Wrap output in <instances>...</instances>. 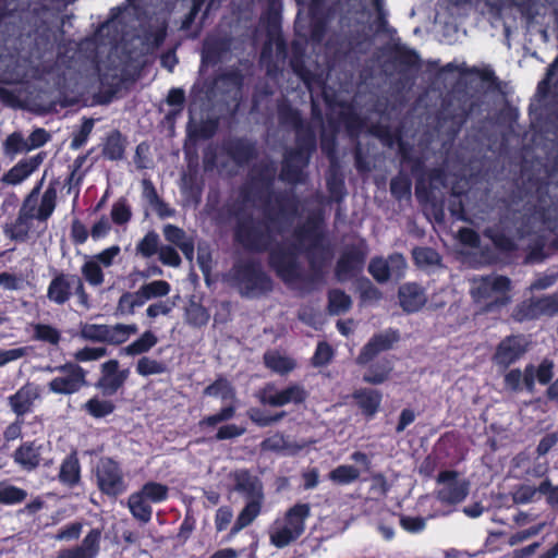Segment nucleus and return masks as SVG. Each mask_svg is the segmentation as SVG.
<instances>
[{
	"mask_svg": "<svg viewBox=\"0 0 558 558\" xmlns=\"http://www.w3.org/2000/svg\"><path fill=\"white\" fill-rule=\"evenodd\" d=\"M166 369L165 363L148 356H142L136 363V373L144 377L162 374Z\"/></svg>",
	"mask_w": 558,
	"mask_h": 558,
	"instance_id": "0e129e2a",
	"label": "nucleus"
},
{
	"mask_svg": "<svg viewBox=\"0 0 558 558\" xmlns=\"http://www.w3.org/2000/svg\"><path fill=\"white\" fill-rule=\"evenodd\" d=\"M399 305L407 314L421 311L426 302L425 289L417 282H405L398 289Z\"/></svg>",
	"mask_w": 558,
	"mask_h": 558,
	"instance_id": "cd10ccee",
	"label": "nucleus"
},
{
	"mask_svg": "<svg viewBox=\"0 0 558 558\" xmlns=\"http://www.w3.org/2000/svg\"><path fill=\"white\" fill-rule=\"evenodd\" d=\"M83 278L93 287H99L105 281V274L99 263L94 259L86 260L81 268Z\"/></svg>",
	"mask_w": 558,
	"mask_h": 558,
	"instance_id": "4d7b16f0",
	"label": "nucleus"
},
{
	"mask_svg": "<svg viewBox=\"0 0 558 558\" xmlns=\"http://www.w3.org/2000/svg\"><path fill=\"white\" fill-rule=\"evenodd\" d=\"M264 363L269 369L284 375L295 367L292 359L281 355L278 352H267L264 354Z\"/></svg>",
	"mask_w": 558,
	"mask_h": 558,
	"instance_id": "603ef678",
	"label": "nucleus"
},
{
	"mask_svg": "<svg viewBox=\"0 0 558 558\" xmlns=\"http://www.w3.org/2000/svg\"><path fill=\"white\" fill-rule=\"evenodd\" d=\"M46 153L40 151L34 156L21 159L2 177V182L9 185L21 184L43 163Z\"/></svg>",
	"mask_w": 558,
	"mask_h": 558,
	"instance_id": "c85d7f7f",
	"label": "nucleus"
},
{
	"mask_svg": "<svg viewBox=\"0 0 558 558\" xmlns=\"http://www.w3.org/2000/svg\"><path fill=\"white\" fill-rule=\"evenodd\" d=\"M0 82L21 85L28 82L32 65L27 58L11 54L0 60Z\"/></svg>",
	"mask_w": 558,
	"mask_h": 558,
	"instance_id": "393cba45",
	"label": "nucleus"
},
{
	"mask_svg": "<svg viewBox=\"0 0 558 558\" xmlns=\"http://www.w3.org/2000/svg\"><path fill=\"white\" fill-rule=\"evenodd\" d=\"M462 194L463 192L457 191L456 187H452L451 197L448 202V210L453 219L469 222L470 218L465 213L464 204L461 198Z\"/></svg>",
	"mask_w": 558,
	"mask_h": 558,
	"instance_id": "69168bd1",
	"label": "nucleus"
},
{
	"mask_svg": "<svg viewBox=\"0 0 558 558\" xmlns=\"http://www.w3.org/2000/svg\"><path fill=\"white\" fill-rule=\"evenodd\" d=\"M327 310L330 315H341L352 307V299L341 289H331L328 291Z\"/></svg>",
	"mask_w": 558,
	"mask_h": 558,
	"instance_id": "a18cd8bd",
	"label": "nucleus"
},
{
	"mask_svg": "<svg viewBox=\"0 0 558 558\" xmlns=\"http://www.w3.org/2000/svg\"><path fill=\"white\" fill-rule=\"evenodd\" d=\"M219 130V118L208 117L199 123L194 121L192 109L190 108V119L186 123V141L196 144L198 141L213 138Z\"/></svg>",
	"mask_w": 558,
	"mask_h": 558,
	"instance_id": "72a5a7b5",
	"label": "nucleus"
},
{
	"mask_svg": "<svg viewBox=\"0 0 558 558\" xmlns=\"http://www.w3.org/2000/svg\"><path fill=\"white\" fill-rule=\"evenodd\" d=\"M118 360L111 359L100 366V377L95 383V387L101 391L104 397L114 396L129 378L128 368L120 369Z\"/></svg>",
	"mask_w": 558,
	"mask_h": 558,
	"instance_id": "aec40b11",
	"label": "nucleus"
},
{
	"mask_svg": "<svg viewBox=\"0 0 558 558\" xmlns=\"http://www.w3.org/2000/svg\"><path fill=\"white\" fill-rule=\"evenodd\" d=\"M399 339V331L391 328L373 335L361 349L356 363L362 366L369 364L379 353L390 350Z\"/></svg>",
	"mask_w": 558,
	"mask_h": 558,
	"instance_id": "b1692460",
	"label": "nucleus"
},
{
	"mask_svg": "<svg viewBox=\"0 0 558 558\" xmlns=\"http://www.w3.org/2000/svg\"><path fill=\"white\" fill-rule=\"evenodd\" d=\"M221 148L238 167H245L258 157L256 142L244 136L225 140Z\"/></svg>",
	"mask_w": 558,
	"mask_h": 558,
	"instance_id": "4be33fe9",
	"label": "nucleus"
},
{
	"mask_svg": "<svg viewBox=\"0 0 558 558\" xmlns=\"http://www.w3.org/2000/svg\"><path fill=\"white\" fill-rule=\"evenodd\" d=\"M126 141L119 130L112 131L106 138L102 147V156L111 161L124 158Z\"/></svg>",
	"mask_w": 558,
	"mask_h": 558,
	"instance_id": "a19ab883",
	"label": "nucleus"
},
{
	"mask_svg": "<svg viewBox=\"0 0 558 558\" xmlns=\"http://www.w3.org/2000/svg\"><path fill=\"white\" fill-rule=\"evenodd\" d=\"M232 480L234 483L233 489L243 495L246 502L230 530V536H234L248 526L259 515L265 498L263 483L250 470H235L232 473Z\"/></svg>",
	"mask_w": 558,
	"mask_h": 558,
	"instance_id": "20e7f679",
	"label": "nucleus"
},
{
	"mask_svg": "<svg viewBox=\"0 0 558 558\" xmlns=\"http://www.w3.org/2000/svg\"><path fill=\"white\" fill-rule=\"evenodd\" d=\"M367 269L372 277L379 283L387 282L391 277L389 263L380 256L373 257Z\"/></svg>",
	"mask_w": 558,
	"mask_h": 558,
	"instance_id": "e2e57ef3",
	"label": "nucleus"
},
{
	"mask_svg": "<svg viewBox=\"0 0 558 558\" xmlns=\"http://www.w3.org/2000/svg\"><path fill=\"white\" fill-rule=\"evenodd\" d=\"M107 332L108 325L106 324H84L80 336L85 340L106 343Z\"/></svg>",
	"mask_w": 558,
	"mask_h": 558,
	"instance_id": "774afa93",
	"label": "nucleus"
},
{
	"mask_svg": "<svg viewBox=\"0 0 558 558\" xmlns=\"http://www.w3.org/2000/svg\"><path fill=\"white\" fill-rule=\"evenodd\" d=\"M393 363L390 359L383 357L368 365L363 374V381L371 385H381L390 378Z\"/></svg>",
	"mask_w": 558,
	"mask_h": 558,
	"instance_id": "4c0bfd02",
	"label": "nucleus"
},
{
	"mask_svg": "<svg viewBox=\"0 0 558 558\" xmlns=\"http://www.w3.org/2000/svg\"><path fill=\"white\" fill-rule=\"evenodd\" d=\"M327 191L330 199L335 203H341L345 195L344 178L341 173L332 172L326 180Z\"/></svg>",
	"mask_w": 558,
	"mask_h": 558,
	"instance_id": "6e6d98bb",
	"label": "nucleus"
},
{
	"mask_svg": "<svg viewBox=\"0 0 558 558\" xmlns=\"http://www.w3.org/2000/svg\"><path fill=\"white\" fill-rule=\"evenodd\" d=\"M416 159L422 161L420 170H413V163H408L410 173L415 179V196L421 204H430L435 199L434 191L439 186H446L447 174L440 167L428 169L426 159L422 155H416Z\"/></svg>",
	"mask_w": 558,
	"mask_h": 558,
	"instance_id": "9b49d317",
	"label": "nucleus"
},
{
	"mask_svg": "<svg viewBox=\"0 0 558 558\" xmlns=\"http://www.w3.org/2000/svg\"><path fill=\"white\" fill-rule=\"evenodd\" d=\"M204 395L210 397L221 396L223 400H227L233 397L234 389L227 378L218 377L204 389Z\"/></svg>",
	"mask_w": 558,
	"mask_h": 558,
	"instance_id": "13d9d810",
	"label": "nucleus"
},
{
	"mask_svg": "<svg viewBox=\"0 0 558 558\" xmlns=\"http://www.w3.org/2000/svg\"><path fill=\"white\" fill-rule=\"evenodd\" d=\"M527 350L529 342L523 335H509L496 345L492 362L499 372H506L511 365L519 362Z\"/></svg>",
	"mask_w": 558,
	"mask_h": 558,
	"instance_id": "f3484780",
	"label": "nucleus"
},
{
	"mask_svg": "<svg viewBox=\"0 0 558 558\" xmlns=\"http://www.w3.org/2000/svg\"><path fill=\"white\" fill-rule=\"evenodd\" d=\"M289 64L308 90H312L315 83H319L318 75L306 66L303 50L294 48Z\"/></svg>",
	"mask_w": 558,
	"mask_h": 558,
	"instance_id": "e433bc0d",
	"label": "nucleus"
},
{
	"mask_svg": "<svg viewBox=\"0 0 558 558\" xmlns=\"http://www.w3.org/2000/svg\"><path fill=\"white\" fill-rule=\"evenodd\" d=\"M49 372H59L62 375L53 377L47 385L49 392L56 395L71 396L77 393L83 387L87 386V371L74 362L50 367Z\"/></svg>",
	"mask_w": 558,
	"mask_h": 558,
	"instance_id": "ddd939ff",
	"label": "nucleus"
},
{
	"mask_svg": "<svg viewBox=\"0 0 558 558\" xmlns=\"http://www.w3.org/2000/svg\"><path fill=\"white\" fill-rule=\"evenodd\" d=\"M558 316V290L542 296H531L519 302L511 312L515 323L539 319L541 317Z\"/></svg>",
	"mask_w": 558,
	"mask_h": 558,
	"instance_id": "f8f14e48",
	"label": "nucleus"
},
{
	"mask_svg": "<svg viewBox=\"0 0 558 558\" xmlns=\"http://www.w3.org/2000/svg\"><path fill=\"white\" fill-rule=\"evenodd\" d=\"M458 472L454 470L441 471L437 476V482L446 484L437 493V498L442 504L457 505L462 502L469 495V483L458 481Z\"/></svg>",
	"mask_w": 558,
	"mask_h": 558,
	"instance_id": "412c9836",
	"label": "nucleus"
},
{
	"mask_svg": "<svg viewBox=\"0 0 558 558\" xmlns=\"http://www.w3.org/2000/svg\"><path fill=\"white\" fill-rule=\"evenodd\" d=\"M146 500L153 504H160L168 499L169 487L165 484L149 481L137 490Z\"/></svg>",
	"mask_w": 558,
	"mask_h": 558,
	"instance_id": "3c124183",
	"label": "nucleus"
},
{
	"mask_svg": "<svg viewBox=\"0 0 558 558\" xmlns=\"http://www.w3.org/2000/svg\"><path fill=\"white\" fill-rule=\"evenodd\" d=\"M412 257L417 266H433L440 262V256L435 248L416 246L412 251Z\"/></svg>",
	"mask_w": 558,
	"mask_h": 558,
	"instance_id": "bf43d9fd",
	"label": "nucleus"
},
{
	"mask_svg": "<svg viewBox=\"0 0 558 558\" xmlns=\"http://www.w3.org/2000/svg\"><path fill=\"white\" fill-rule=\"evenodd\" d=\"M483 235L490 240L495 248L499 252L512 253L517 250L514 240L506 233L501 223L485 228Z\"/></svg>",
	"mask_w": 558,
	"mask_h": 558,
	"instance_id": "ea45409f",
	"label": "nucleus"
},
{
	"mask_svg": "<svg viewBox=\"0 0 558 558\" xmlns=\"http://www.w3.org/2000/svg\"><path fill=\"white\" fill-rule=\"evenodd\" d=\"M384 145L392 148L395 145L398 146V155L400 166H408L413 163V170L417 171L422 167V161L416 159L414 154V146L402 138L400 129L392 130L389 125H376L373 132Z\"/></svg>",
	"mask_w": 558,
	"mask_h": 558,
	"instance_id": "6ab92c4d",
	"label": "nucleus"
},
{
	"mask_svg": "<svg viewBox=\"0 0 558 558\" xmlns=\"http://www.w3.org/2000/svg\"><path fill=\"white\" fill-rule=\"evenodd\" d=\"M555 363L545 357L535 366L532 363L525 365L524 369L508 368L504 375V386L507 390L519 392L523 388L529 392H534L535 384L547 385L554 379Z\"/></svg>",
	"mask_w": 558,
	"mask_h": 558,
	"instance_id": "0eeeda50",
	"label": "nucleus"
},
{
	"mask_svg": "<svg viewBox=\"0 0 558 558\" xmlns=\"http://www.w3.org/2000/svg\"><path fill=\"white\" fill-rule=\"evenodd\" d=\"M276 180V168L271 162L263 163L258 168L257 173L253 177L252 183L254 185H260L266 191H268V195L266 197H262V203L264 199L269 198L271 204H274V194L276 192L272 191V186Z\"/></svg>",
	"mask_w": 558,
	"mask_h": 558,
	"instance_id": "79ce46f5",
	"label": "nucleus"
},
{
	"mask_svg": "<svg viewBox=\"0 0 558 558\" xmlns=\"http://www.w3.org/2000/svg\"><path fill=\"white\" fill-rule=\"evenodd\" d=\"M39 398V392L34 384L27 383L17 391L8 397V404L16 417L23 418L25 414L33 412L34 403Z\"/></svg>",
	"mask_w": 558,
	"mask_h": 558,
	"instance_id": "2f4dec72",
	"label": "nucleus"
},
{
	"mask_svg": "<svg viewBox=\"0 0 558 558\" xmlns=\"http://www.w3.org/2000/svg\"><path fill=\"white\" fill-rule=\"evenodd\" d=\"M57 480L62 486L70 489L82 484V464L77 450H71L61 461Z\"/></svg>",
	"mask_w": 558,
	"mask_h": 558,
	"instance_id": "7c9ffc66",
	"label": "nucleus"
},
{
	"mask_svg": "<svg viewBox=\"0 0 558 558\" xmlns=\"http://www.w3.org/2000/svg\"><path fill=\"white\" fill-rule=\"evenodd\" d=\"M306 398V390L299 384L289 385L278 391H275L274 386L269 384L262 390L259 400L263 404L270 407H283L289 403L301 404Z\"/></svg>",
	"mask_w": 558,
	"mask_h": 558,
	"instance_id": "5701e85b",
	"label": "nucleus"
},
{
	"mask_svg": "<svg viewBox=\"0 0 558 558\" xmlns=\"http://www.w3.org/2000/svg\"><path fill=\"white\" fill-rule=\"evenodd\" d=\"M357 290L362 303L378 302L383 298L381 291L366 277H363L357 281Z\"/></svg>",
	"mask_w": 558,
	"mask_h": 558,
	"instance_id": "052dcab7",
	"label": "nucleus"
},
{
	"mask_svg": "<svg viewBox=\"0 0 558 558\" xmlns=\"http://www.w3.org/2000/svg\"><path fill=\"white\" fill-rule=\"evenodd\" d=\"M328 477L337 485H348L360 477V471L353 465L341 464L331 470Z\"/></svg>",
	"mask_w": 558,
	"mask_h": 558,
	"instance_id": "5fc2aeb1",
	"label": "nucleus"
},
{
	"mask_svg": "<svg viewBox=\"0 0 558 558\" xmlns=\"http://www.w3.org/2000/svg\"><path fill=\"white\" fill-rule=\"evenodd\" d=\"M95 476L98 489L107 496L118 497L126 489L122 469L112 458H100Z\"/></svg>",
	"mask_w": 558,
	"mask_h": 558,
	"instance_id": "2eb2a0df",
	"label": "nucleus"
},
{
	"mask_svg": "<svg viewBox=\"0 0 558 558\" xmlns=\"http://www.w3.org/2000/svg\"><path fill=\"white\" fill-rule=\"evenodd\" d=\"M50 451V442L40 439L25 440L13 451V462L24 472L31 473L38 468H50L52 459H46L45 453Z\"/></svg>",
	"mask_w": 558,
	"mask_h": 558,
	"instance_id": "4468645a",
	"label": "nucleus"
},
{
	"mask_svg": "<svg viewBox=\"0 0 558 558\" xmlns=\"http://www.w3.org/2000/svg\"><path fill=\"white\" fill-rule=\"evenodd\" d=\"M235 415V407L234 405H228L223 407L219 410V412L207 415L199 420L198 426L199 428L205 427H215L219 423L227 422L231 420Z\"/></svg>",
	"mask_w": 558,
	"mask_h": 558,
	"instance_id": "338daca9",
	"label": "nucleus"
},
{
	"mask_svg": "<svg viewBox=\"0 0 558 558\" xmlns=\"http://www.w3.org/2000/svg\"><path fill=\"white\" fill-rule=\"evenodd\" d=\"M278 121L284 128H291L298 136H305L308 133L316 135L314 128L305 121L301 111L294 108L289 101H282L277 107Z\"/></svg>",
	"mask_w": 558,
	"mask_h": 558,
	"instance_id": "a878e982",
	"label": "nucleus"
},
{
	"mask_svg": "<svg viewBox=\"0 0 558 558\" xmlns=\"http://www.w3.org/2000/svg\"><path fill=\"white\" fill-rule=\"evenodd\" d=\"M311 517V506L298 502L281 518H277L268 530L269 542L276 548H284L296 542L305 532L306 520Z\"/></svg>",
	"mask_w": 558,
	"mask_h": 558,
	"instance_id": "423d86ee",
	"label": "nucleus"
},
{
	"mask_svg": "<svg viewBox=\"0 0 558 558\" xmlns=\"http://www.w3.org/2000/svg\"><path fill=\"white\" fill-rule=\"evenodd\" d=\"M352 398L361 410L362 414L372 418L380 409L383 393L373 388H360L354 390Z\"/></svg>",
	"mask_w": 558,
	"mask_h": 558,
	"instance_id": "c9c22d12",
	"label": "nucleus"
},
{
	"mask_svg": "<svg viewBox=\"0 0 558 558\" xmlns=\"http://www.w3.org/2000/svg\"><path fill=\"white\" fill-rule=\"evenodd\" d=\"M128 507L131 514L143 523H148L151 520L153 508L149 501L146 500L137 492L132 493L128 498Z\"/></svg>",
	"mask_w": 558,
	"mask_h": 558,
	"instance_id": "37998d69",
	"label": "nucleus"
},
{
	"mask_svg": "<svg viewBox=\"0 0 558 558\" xmlns=\"http://www.w3.org/2000/svg\"><path fill=\"white\" fill-rule=\"evenodd\" d=\"M511 280L506 276L485 277L473 296L481 304V313L499 314L511 302Z\"/></svg>",
	"mask_w": 558,
	"mask_h": 558,
	"instance_id": "6e6552de",
	"label": "nucleus"
},
{
	"mask_svg": "<svg viewBox=\"0 0 558 558\" xmlns=\"http://www.w3.org/2000/svg\"><path fill=\"white\" fill-rule=\"evenodd\" d=\"M77 275L56 271L47 288V298L57 305L69 302L73 295V286Z\"/></svg>",
	"mask_w": 558,
	"mask_h": 558,
	"instance_id": "bb28decb",
	"label": "nucleus"
},
{
	"mask_svg": "<svg viewBox=\"0 0 558 558\" xmlns=\"http://www.w3.org/2000/svg\"><path fill=\"white\" fill-rule=\"evenodd\" d=\"M138 328L135 324L124 325L116 324L108 325V332L106 336V343L119 345L124 343L131 335L137 333Z\"/></svg>",
	"mask_w": 558,
	"mask_h": 558,
	"instance_id": "8fccbe9b",
	"label": "nucleus"
},
{
	"mask_svg": "<svg viewBox=\"0 0 558 558\" xmlns=\"http://www.w3.org/2000/svg\"><path fill=\"white\" fill-rule=\"evenodd\" d=\"M101 530L92 529L83 538L81 545L62 549L57 558H96L100 551Z\"/></svg>",
	"mask_w": 558,
	"mask_h": 558,
	"instance_id": "c756f323",
	"label": "nucleus"
},
{
	"mask_svg": "<svg viewBox=\"0 0 558 558\" xmlns=\"http://www.w3.org/2000/svg\"><path fill=\"white\" fill-rule=\"evenodd\" d=\"M389 57L401 73L418 71L422 65L417 51L402 44L391 46L389 48Z\"/></svg>",
	"mask_w": 558,
	"mask_h": 558,
	"instance_id": "473e14b6",
	"label": "nucleus"
},
{
	"mask_svg": "<svg viewBox=\"0 0 558 558\" xmlns=\"http://www.w3.org/2000/svg\"><path fill=\"white\" fill-rule=\"evenodd\" d=\"M27 492L24 488L10 484L8 481L0 482V504L13 506L22 504L27 498Z\"/></svg>",
	"mask_w": 558,
	"mask_h": 558,
	"instance_id": "09e8293b",
	"label": "nucleus"
},
{
	"mask_svg": "<svg viewBox=\"0 0 558 558\" xmlns=\"http://www.w3.org/2000/svg\"><path fill=\"white\" fill-rule=\"evenodd\" d=\"M83 409L88 415L98 420L112 414L116 404L111 400L99 399L95 396L84 403Z\"/></svg>",
	"mask_w": 558,
	"mask_h": 558,
	"instance_id": "49530a36",
	"label": "nucleus"
},
{
	"mask_svg": "<svg viewBox=\"0 0 558 558\" xmlns=\"http://www.w3.org/2000/svg\"><path fill=\"white\" fill-rule=\"evenodd\" d=\"M409 166H401V169L390 180V193L393 198L401 202L409 199L412 194V180Z\"/></svg>",
	"mask_w": 558,
	"mask_h": 558,
	"instance_id": "58836bf2",
	"label": "nucleus"
},
{
	"mask_svg": "<svg viewBox=\"0 0 558 558\" xmlns=\"http://www.w3.org/2000/svg\"><path fill=\"white\" fill-rule=\"evenodd\" d=\"M234 280L242 296L255 298L272 291L274 281L258 262L247 260L234 266Z\"/></svg>",
	"mask_w": 558,
	"mask_h": 558,
	"instance_id": "1a4fd4ad",
	"label": "nucleus"
},
{
	"mask_svg": "<svg viewBox=\"0 0 558 558\" xmlns=\"http://www.w3.org/2000/svg\"><path fill=\"white\" fill-rule=\"evenodd\" d=\"M368 251V244L363 238L355 243L348 244L336 262L335 277L337 281L345 282L362 274Z\"/></svg>",
	"mask_w": 558,
	"mask_h": 558,
	"instance_id": "9d476101",
	"label": "nucleus"
},
{
	"mask_svg": "<svg viewBox=\"0 0 558 558\" xmlns=\"http://www.w3.org/2000/svg\"><path fill=\"white\" fill-rule=\"evenodd\" d=\"M317 149L316 135L312 133L295 138V146L284 150L279 180L290 185L302 184L306 180L305 169Z\"/></svg>",
	"mask_w": 558,
	"mask_h": 558,
	"instance_id": "39448f33",
	"label": "nucleus"
},
{
	"mask_svg": "<svg viewBox=\"0 0 558 558\" xmlns=\"http://www.w3.org/2000/svg\"><path fill=\"white\" fill-rule=\"evenodd\" d=\"M58 181L52 180L41 195L40 203L37 206L38 198L26 195L23 199L19 213L26 218H34L38 221H47L57 207Z\"/></svg>",
	"mask_w": 558,
	"mask_h": 558,
	"instance_id": "a211bd4d",
	"label": "nucleus"
},
{
	"mask_svg": "<svg viewBox=\"0 0 558 558\" xmlns=\"http://www.w3.org/2000/svg\"><path fill=\"white\" fill-rule=\"evenodd\" d=\"M323 222V216L320 214L318 215H312L310 216L306 221L294 229L293 236L298 241V245L306 240L311 241V250H315L318 247L319 242L323 239V234L320 232V225Z\"/></svg>",
	"mask_w": 558,
	"mask_h": 558,
	"instance_id": "f704fd0d",
	"label": "nucleus"
},
{
	"mask_svg": "<svg viewBox=\"0 0 558 558\" xmlns=\"http://www.w3.org/2000/svg\"><path fill=\"white\" fill-rule=\"evenodd\" d=\"M157 343L158 337L151 330H146L122 351L126 355L136 356L149 352Z\"/></svg>",
	"mask_w": 558,
	"mask_h": 558,
	"instance_id": "c03bdc74",
	"label": "nucleus"
},
{
	"mask_svg": "<svg viewBox=\"0 0 558 558\" xmlns=\"http://www.w3.org/2000/svg\"><path fill=\"white\" fill-rule=\"evenodd\" d=\"M339 106L343 109L339 117L344 123L348 132L352 133L360 131L362 128V120L353 107L345 101H340Z\"/></svg>",
	"mask_w": 558,
	"mask_h": 558,
	"instance_id": "680f3d73",
	"label": "nucleus"
},
{
	"mask_svg": "<svg viewBox=\"0 0 558 558\" xmlns=\"http://www.w3.org/2000/svg\"><path fill=\"white\" fill-rule=\"evenodd\" d=\"M160 246L158 233L150 230L137 242L135 251L137 255L144 258H150L155 254H158Z\"/></svg>",
	"mask_w": 558,
	"mask_h": 558,
	"instance_id": "864d4df0",
	"label": "nucleus"
},
{
	"mask_svg": "<svg viewBox=\"0 0 558 558\" xmlns=\"http://www.w3.org/2000/svg\"><path fill=\"white\" fill-rule=\"evenodd\" d=\"M473 104L464 97L446 99L442 102L440 116L441 125L446 128V134L454 138L461 132L473 111Z\"/></svg>",
	"mask_w": 558,
	"mask_h": 558,
	"instance_id": "dca6fc26",
	"label": "nucleus"
},
{
	"mask_svg": "<svg viewBox=\"0 0 558 558\" xmlns=\"http://www.w3.org/2000/svg\"><path fill=\"white\" fill-rule=\"evenodd\" d=\"M299 198L293 191H278L274 194V204L269 198L263 202V219H256L245 213L243 206L234 204L229 215L235 219L233 239L245 251L268 253L277 246L275 235L282 232L299 211Z\"/></svg>",
	"mask_w": 558,
	"mask_h": 558,
	"instance_id": "f257e3e1",
	"label": "nucleus"
},
{
	"mask_svg": "<svg viewBox=\"0 0 558 558\" xmlns=\"http://www.w3.org/2000/svg\"><path fill=\"white\" fill-rule=\"evenodd\" d=\"M32 328V339L35 341H40L50 345H58L61 341L60 330L52 325L37 323L33 324Z\"/></svg>",
	"mask_w": 558,
	"mask_h": 558,
	"instance_id": "de8ad7c7",
	"label": "nucleus"
},
{
	"mask_svg": "<svg viewBox=\"0 0 558 558\" xmlns=\"http://www.w3.org/2000/svg\"><path fill=\"white\" fill-rule=\"evenodd\" d=\"M524 190L534 201L532 216L544 230L556 234L551 246L558 250V181H554L553 175L529 177Z\"/></svg>",
	"mask_w": 558,
	"mask_h": 558,
	"instance_id": "7ed1b4c3",
	"label": "nucleus"
},
{
	"mask_svg": "<svg viewBox=\"0 0 558 558\" xmlns=\"http://www.w3.org/2000/svg\"><path fill=\"white\" fill-rule=\"evenodd\" d=\"M301 246L295 243L277 242V246L267 257L269 268L288 287L302 294L316 291L325 281L326 258L315 250L306 247L308 272H304L300 263Z\"/></svg>",
	"mask_w": 558,
	"mask_h": 558,
	"instance_id": "f03ea898",
	"label": "nucleus"
}]
</instances>
